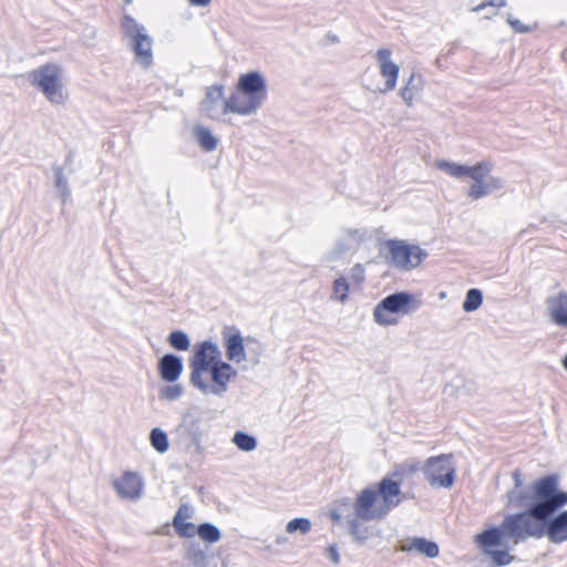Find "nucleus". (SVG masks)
I'll return each instance as SVG.
<instances>
[{"mask_svg":"<svg viewBox=\"0 0 567 567\" xmlns=\"http://www.w3.org/2000/svg\"><path fill=\"white\" fill-rule=\"evenodd\" d=\"M537 488L538 502L528 511L508 514L499 526L485 529L478 536L483 546L514 545L529 538L547 537L551 544L567 542V492L555 483H544Z\"/></svg>","mask_w":567,"mask_h":567,"instance_id":"1","label":"nucleus"},{"mask_svg":"<svg viewBox=\"0 0 567 567\" xmlns=\"http://www.w3.org/2000/svg\"><path fill=\"white\" fill-rule=\"evenodd\" d=\"M209 427L204 411L198 406L189 408L173 431L174 444L186 455L199 456L204 453L203 439L208 434Z\"/></svg>","mask_w":567,"mask_h":567,"instance_id":"2","label":"nucleus"},{"mask_svg":"<svg viewBox=\"0 0 567 567\" xmlns=\"http://www.w3.org/2000/svg\"><path fill=\"white\" fill-rule=\"evenodd\" d=\"M63 69L56 63H45L25 74L27 81L55 105H63L69 94L63 83Z\"/></svg>","mask_w":567,"mask_h":567,"instance_id":"3","label":"nucleus"},{"mask_svg":"<svg viewBox=\"0 0 567 567\" xmlns=\"http://www.w3.org/2000/svg\"><path fill=\"white\" fill-rule=\"evenodd\" d=\"M121 31L134 53L135 62L144 69L150 68L153 64V39L145 25L124 12L121 19Z\"/></svg>","mask_w":567,"mask_h":567,"instance_id":"4","label":"nucleus"},{"mask_svg":"<svg viewBox=\"0 0 567 567\" xmlns=\"http://www.w3.org/2000/svg\"><path fill=\"white\" fill-rule=\"evenodd\" d=\"M389 264L400 270L416 268L426 257V250L401 239H389L384 244Z\"/></svg>","mask_w":567,"mask_h":567,"instance_id":"5","label":"nucleus"},{"mask_svg":"<svg viewBox=\"0 0 567 567\" xmlns=\"http://www.w3.org/2000/svg\"><path fill=\"white\" fill-rule=\"evenodd\" d=\"M206 373H209L212 383L207 382L203 375H199V379L193 380L189 383L203 394L216 396H223L228 390V383L237 375V371L230 363L225 361H219V363L207 370Z\"/></svg>","mask_w":567,"mask_h":567,"instance_id":"6","label":"nucleus"},{"mask_svg":"<svg viewBox=\"0 0 567 567\" xmlns=\"http://www.w3.org/2000/svg\"><path fill=\"white\" fill-rule=\"evenodd\" d=\"M425 480L431 486L450 488L455 480L452 454H441L426 460L423 466Z\"/></svg>","mask_w":567,"mask_h":567,"instance_id":"7","label":"nucleus"},{"mask_svg":"<svg viewBox=\"0 0 567 567\" xmlns=\"http://www.w3.org/2000/svg\"><path fill=\"white\" fill-rule=\"evenodd\" d=\"M413 296L409 292L400 291L383 298L373 310L374 321L380 326L396 324L398 320L393 317L396 313H409L410 303Z\"/></svg>","mask_w":567,"mask_h":567,"instance_id":"8","label":"nucleus"},{"mask_svg":"<svg viewBox=\"0 0 567 567\" xmlns=\"http://www.w3.org/2000/svg\"><path fill=\"white\" fill-rule=\"evenodd\" d=\"M219 361H221L220 350L216 343L210 340L198 343L189 360V368L192 370L189 382L199 379V375L206 373L207 370L219 363Z\"/></svg>","mask_w":567,"mask_h":567,"instance_id":"9","label":"nucleus"},{"mask_svg":"<svg viewBox=\"0 0 567 567\" xmlns=\"http://www.w3.org/2000/svg\"><path fill=\"white\" fill-rule=\"evenodd\" d=\"M550 482H554L555 487L559 488V476L556 474H550L536 480L530 485H523L520 488L509 489L505 495L507 505L525 507L524 512H528L538 502V486Z\"/></svg>","mask_w":567,"mask_h":567,"instance_id":"10","label":"nucleus"},{"mask_svg":"<svg viewBox=\"0 0 567 567\" xmlns=\"http://www.w3.org/2000/svg\"><path fill=\"white\" fill-rule=\"evenodd\" d=\"M378 499V492L371 488L362 489L353 504L354 514L364 520L381 519L385 516L382 505L374 507Z\"/></svg>","mask_w":567,"mask_h":567,"instance_id":"11","label":"nucleus"},{"mask_svg":"<svg viewBox=\"0 0 567 567\" xmlns=\"http://www.w3.org/2000/svg\"><path fill=\"white\" fill-rule=\"evenodd\" d=\"M221 337L226 349V358L229 361L240 363L247 359L246 338L241 337L236 326H226L221 330Z\"/></svg>","mask_w":567,"mask_h":567,"instance_id":"12","label":"nucleus"},{"mask_svg":"<svg viewBox=\"0 0 567 567\" xmlns=\"http://www.w3.org/2000/svg\"><path fill=\"white\" fill-rule=\"evenodd\" d=\"M264 103L238 91L229 95L221 106V113H234L244 116L256 114Z\"/></svg>","mask_w":567,"mask_h":567,"instance_id":"13","label":"nucleus"},{"mask_svg":"<svg viewBox=\"0 0 567 567\" xmlns=\"http://www.w3.org/2000/svg\"><path fill=\"white\" fill-rule=\"evenodd\" d=\"M236 89L262 103L267 99V82L259 71H250L241 74Z\"/></svg>","mask_w":567,"mask_h":567,"instance_id":"14","label":"nucleus"},{"mask_svg":"<svg viewBox=\"0 0 567 567\" xmlns=\"http://www.w3.org/2000/svg\"><path fill=\"white\" fill-rule=\"evenodd\" d=\"M392 52L390 49H379L375 52V60L378 62L380 73L385 79L384 87L380 92L393 91L396 86V81L400 72L398 64L391 60Z\"/></svg>","mask_w":567,"mask_h":567,"instance_id":"15","label":"nucleus"},{"mask_svg":"<svg viewBox=\"0 0 567 567\" xmlns=\"http://www.w3.org/2000/svg\"><path fill=\"white\" fill-rule=\"evenodd\" d=\"M114 487L121 497L134 501L141 497L143 482L136 474L126 472L114 482Z\"/></svg>","mask_w":567,"mask_h":567,"instance_id":"16","label":"nucleus"},{"mask_svg":"<svg viewBox=\"0 0 567 567\" xmlns=\"http://www.w3.org/2000/svg\"><path fill=\"white\" fill-rule=\"evenodd\" d=\"M381 496L385 509V515L390 508L398 506L402 502V492L400 484L389 477H384L379 483L378 496Z\"/></svg>","mask_w":567,"mask_h":567,"instance_id":"17","label":"nucleus"},{"mask_svg":"<svg viewBox=\"0 0 567 567\" xmlns=\"http://www.w3.org/2000/svg\"><path fill=\"white\" fill-rule=\"evenodd\" d=\"M183 372V360L174 353H166L158 360V373L165 382L174 383Z\"/></svg>","mask_w":567,"mask_h":567,"instance_id":"18","label":"nucleus"},{"mask_svg":"<svg viewBox=\"0 0 567 567\" xmlns=\"http://www.w3.org/2000/svg\"><path fill=\"white\" fill-rule=\"evenodd\" d=\"M548 315L553 323L567 328V291H560L547 299Z\"/></svg>","mask_w":567,"mask_h":567,"instance_id":"19","label":"nucleus"},{"mask_svg":"<svg viewBox=\"0 0 567 567\" xmlns=\"http://www.w3.org/2000/svg\"><path fill=\"white\" fill-rule=\"evenodd\" d=\"M224 94V85L223 84H215L209 87H207L206 96L200 103L202 111L210 118L216 120L219 118L220 115H224L221 113V110H218L219 102Z\"/></svg>","mask_w":567,"mask_h":567,"instance_id":"20","label":"nucleus"},{"mask_svg":"<svg viewBox=\"0 0 567 567\" xmlns=\"http://www.w3.org/2000/svg\"><path fill=\"white\" fill-rule=\"evenodd\" d=\"M401 550L402 551L415 550L429 558H434L440 553L439 545L435 542L429 540L423 537H413L411 539H406L401 545Z\"/></svg>","mask_w":567,"mask_h":567,"instance_id":"21","label":"nucleus"},{"mask_svg":"<svg viewBox=\"0 0 567 567\" xmlns=\"http://www.w3.org/2000/svg\"><path fill=\"white\" fill-rule=\"evenodd\" d=\"M503 186L504 182L499 177L487 176L481 184H472L467 190V196L476 200L502 189Z\"/></svg>","mask_w":567,"mask_h":567,"instance_id":"22","label":"nucleus"},{"mask_svg":"<svg viewBox=\"0 0 567 567\" xmlns=\"http://www.w3.org/2000/svg\"><path fill=\"white\" fill-rule=\"evenodd\" d=\"M423 89V78L421 74L413 72L405 85L400 90L399 94L402 100L408 104L412 105L413 99L416 93Z\"/></svg>","mask_w":567,"mask_h":567,"instance_id":"23","label":"nucleus"},{"mask_svg":"<svg viewBox=\"0 0 567 567\" xmlns=\"http://www.w3.org/2000/svg\"><path fill=\"white\" fill-rule=\"evenodd\" d=\"M188 517L187 513H184V507H179L173 518V526L176 533L184 538H190L196 535L197 527L194 523L185 522Z\"/></svg>","mask_w":567,"mask_h":567,"instance_id":"24","label":"nucleus"},{"mask_svg":"<svg viewBox=\"0 0 567 567\" xmlns=\"http://www.w3.org/2000/svg\"><path fill=\"white\" fill-rule=\"evenodd\" d=\"M364 519L359 518V516L355 514L348 517L349 533L360 545H363L369 538V527L364 524Z\"/></svg>","mask_w":567,"mask_h":567,"instance_id":"25","label":"nucleus"},{"mask_svg":"<svg viewBox=\"0 0 567 567\" xmlns=\"http://www.w3.org/2000/svg\"><path fill=\"white\" fill-rule=\"evenodd\" d=\"M194 135L204 151L212 152L217 147L218 140L207 127L202 125L195 126Z\"/></svg>","mask_w":567,"mask_h":567,"instance_id":"26","label":"nucleus"},{"mask_svg":"<svg viewBox=\"0 0 567 567\" xmlns=\"http://www.w3.org/2000/svg\"><path fill=\"white\" fill-rule=\"evenodd\" d=\"M52 172L54 174V185L58 190V196L62 199L63 203H65L71 195V189L64 176V168L60 165H53Z\"/></svg>","mask_w":567,"mask_h":567,"instance_id":"27","label":"nucleus"},{"mask_svg":"<svg viewBox=\"0 0 567 567\" xmlns=\"http://www.w3.org/2000/svg\"><path fill=\"white\" fill-rule=\"evenodd\" d=\"M151 446L158 453L164 454L169 449L168 437L165 431L154 427L150 433Z\"/></svg>","mask_w":567,"mask_h":567,"instance_id":"28","label":"nucleus"},{"mask_svg":"<svg viewBox=\"0 0 567 567\" xmlns=\"http://www.w3.org/2000/svg\"><path fill=\"white\" fill-rule=\"evenodd\" d=\"M492 167V164L486 161L480 162L473 166H468L467 177L474 181L473 184H481L488 176Z\"/></svg>","mask_w":567,"mask_h":567,"instance_id":"29","label":"nucleus"},{"mask_svg":"<svg viewBox=\"0 0 567 567\" xmlns=\"http://www.w3.org/2000/svg\"><path fill=\"white\" fill-rule=\"evenodd\" d=\"M231 442L240 451H244V452H251V451H254L257 447V440H256V437L252 436L251 434L243 432V431H237L234 434V436L231 439Z\"/></svg>","mask_w":567,"mask_h":567,"instance_id":"30","label":"nucleus"},{"mask_svg":"<svg viewBox=\"0 0 567 567\" xmlns=\"http://www.w3.org/2000/svg\"><path fill=\"white\" fill-rule=\"evenodd\" d=\"M196 534L200 539L210 544L217 543L221 537L219 528L210 523H203L198 525Z\"/></svg>","mask_w":567,"mask_h":567,"instance_id":"31","label":"nucleus"},{"mask_svg":"<svg viewBox=\"0 0 567 567\" xmlns=\"http://www.w3.org/2000/svg\"><path fill=\"white\" fill-rule=\"evenodd\" d=\"M167 342L177 351H186L190 347L189 337L182 330L172 331L167 337Z\"/></svg>","mask_w":567,"mask_h":567,"instance_id":"32","label":"nucleus"},{"mask_svg":"<svg viewBox=\"0 0 567 567\" xmlns=\"http://www.w3.org/2000/svg\"><path fill=\"white\" fill-rule=\"evenodd\" d=\"M437 167L455 178L467 177L468 165L452 163L447 161H441L437 163Z\"/></svg>","mask_w":567,"mask_h":567,"instance_id":"33","label":"nucleus"},{"mask_svg":"<svg viewBox=\"0 0 567 567\" xmlns=\"http://www.w3.org/2000/svg\"><path fill=\"white\" fill-rule=\"evenodd\" d=\"M482 302V291L480 289L472 288L466 292L465 300L463 302V310L466 312L475 311L481 307Z\"/></svg>","mask_w":567,"mask_h":567,"instance_id":"34","label":"nucleus"},{"mask_svg":"<svg viewBox=\"0 0 567 567\" xmlns=\"http://www.w3.org/2000/svg\"><path fill=\"white\" fill-rule=\"evenodd\" d=\"M349 284L344 277L337 278L332 285L331 298L344 303L348 300Z\"/></svg>","mask_w":567,"mask_h":567,"instance_id":"35","label":"nucleus"},{"mask_svg":"<svg viewBox=\"0 0 567 567\" xmlns=\"http://www.w3.org/2000/svg\"><path fill=\"white\" fill-rule=\"evenodd\" d=\"M476 540H478V536L476 537ZM477 543L482 546V548H484L485 553L491 556L497 566H505L514 560V556L509 555L506 550L488 549L491 546L485 547L480 542Z\"/></svg>","mask_w":567,"mask_h":567,"instance_id":"36","label":"nucleus"},{"mask_svg":"<svg viewBox=\"0 0 567 567\" xmlns=\"http://www.w3.org/2000/svg\"><path fill=\"white\" fill-rule=\"evenodd\" d=\"M311 530V522L305 517H297L291 519L287 526L286 532L288 534H293L300 532L302 535L308 534Z\"/></svg>","mask_w":567,"mask_h":567,"instance_id":"37","label":"nucleus"},{"mask_svg":"<svg viewBox=\"0 0 567 567\" xmlns=\"http://www.w3.org/2000/svg\"><path fill=\"white\" fill-rule=\"evenodd\" d=\"M246 349L248 351L249 360L254 364H258L260 361V355L262 353L261 343L254 337L246 338Z\"/></svg>","mask_w":567,"mask_h":567,"instance_id":"38","label":"nucleus"},{"mask_svg":"<svg viewBox=\"0 0 567 567\" xmlns=\"http://www.w3.org/2000/svg\"><path fill=\"white\" fill-rule=\"evenodd\" d=\"M184 393V388L181 384L166 385L161 390V396L167 401H176Z\"/></svg>","mask_w":567,"mask_h":567,"instance_id":"39","label":"nucleus"},{"mask_svg":"<svg viewBox=\"0 0 567 567\" xmlns=\"http://www.w3.org/2000/svg\"><path fill=\"white\" fill-rule=\"evenodd\" d=\"M186 559L196 566H202L206 560V554L198 547H192L186 553Z\"/></svg>","mask_w":567,"mask_h":567,"instance_id":"40","label":"nucleus"},{"mask_svg":"<svg viewBox=\"0 0 567 567\" xmlns=\"http://www.w3.org/2000/svg\"><path fill=\"white\" fill-rule=\"evenodd\" d=\"M506 21L516 33H527L535 29V27L526 25L518 19L514 18L511 13L506 14Z\"/></svg>","mask_w":567,"mask_h":567,"instance_id":"41","label":"nucleus"},{"mask_svg":"<svg viewBox=\"0 0 567 567\" xmlns=\"http://www.w3.org/2000/svg\"><path fill=\"white\" fill-rule=\"evenodd\" d=\"M351 279L353 280V282H355L358 285H361L364 281V279H365V269H364L363 265L355 264L351 268Z\"/></svg>","mask_w":567,"mask_h":567,"instance_id":"42","label":"nucleus"},{"mask_svg":"<svg viewBox=\"0 0 567 567\" xmlns=\"http://www.w3.org/2000/svg\"><path fill=\"white\" fill-rule=\"evenodd\" d=\"M506 4H507L506 0H487V1L480 3L478 6L474 7L472 9V11L478 13L487 7L503 8Z\"/></svg>","mask_w":567,"mask_h":567,"instance_id":"43","label":"nucleus"},{"mask_svg":"<svg viewBox=\"0 0 567 567\" xmlns=\"http://www.w3.org/2000/svg\"><path fill=\"white\" fill-rule=\"evenodd\" d=\"M351 505V502L349 498H342L340 502H339V505H338V508L337 509H333L331 511L330 513V518L334 522V523H339L341 520V513L340 511L342 509V507H349Z\"/></svg>","mask_w":567,"mask_h":567,"instance_id":"44","label":"nucleus"},{"mask_svg":"<svg viewBox=\"0 0 567 567\" xmlns=\"http://www.w3.org/2000/svg\"><path fill=\"white\" fill-rule=\"evenodd\" d=\"M346 235L350 238H353L357 241H362L367 237V233L363 229H347Z\"/></svg>","mask_w":567,"mask_h":567,"instance_id":"45","label":"nucleus"},{"mask_svg":"<svg viewBox=\"0 0 567 567\" xmlns=\"http://www.w3.org/2000/svg\"><path fill=\"white\" fill-rule=\"evenodd\" d=\"M512 476H513V480H514V487L513 488H520L524 485L522 471L519 468H516L513 472Z\"/></svg>","mask_w":567,"mask_h":567,"instance_id":"46","label":"nucleus"},{"mask_svg":"<svg viewBox=\"0 0 567 567\" xmlns=\"http://www.w3.org/2000/svg\"><path fill=\"white\" fill-rule=\"evenodd\" d=\"M328 551H329V557L330 559L334 563V564H339L340 561V556H339V553H338V549L336 546H330L328 548Z\"/></svg>","mask_w":567,"mask_h":567,"instance_id":"47","label":"nucleus"},{"mask_svg":"<svg viewBox=\"0 0 567 567\" xmlns=\"http://www.w3.org/2000/svg\"><path fill=\"white\" fill-rule=\"evenodd\" d=\"M189 2V4L194 6V7H199V8H204V7H207L212 0H187Z\"/></svg>","mask_w":567,"mask_h":567,"instance_id":"48","label":"nucleus"},{"mask_svg":"<svg viewBox=\"0 0 567 567\" xmlns=\"http://www.w3.org/2000/svg\"><path fill=\"white\" fill-rule=\"evenodd\" d=\"M420 468V464L419 463H414V464H411L410 465V472H415Z\"/></svg>","mask_w":567,"mask_h":567,"instance_id":"49","label":"nucleus"},{"mask_svg":"<svg viewBox=\"0 0 567 567\" xmlns=\"http://www.w3.org/2000/svg\"><path fill=\"white\" fill-rule=\"evenodd\" d=\"M563 367L567 371V354L563 359Z\"/></svg>","mask_w":567,"mask_h":567,"instance_id":"50","label":"nucleus"},{"mask_svg":"<svg viewBox=\"0 0 567 567\" xmlns=\"http://www.w3.org/2000/svg\"><path fill=\"white\" fill-rule=\"evenodd\" d=\"M71 161H72V155H71V154H69V155L66 156V158H65V162H66V163H71Z\"/></svg>","mask_w":567,"mask_h":567,"instance_id":"51","label":"nucleus"},{"mask_svg":"<svg viewBox=\"0 0 567 567\" xmlns=\"http://www.w3.org/2000/svg\"><path fill=\"white\" fill-rule=\"evenodd\" d=\"M124 1H125V3H131V0H124Z\"/></svg>","mask_w":567,"mask_h":567,"instance_id":"52","label":"nucleus"}]
</instances>
